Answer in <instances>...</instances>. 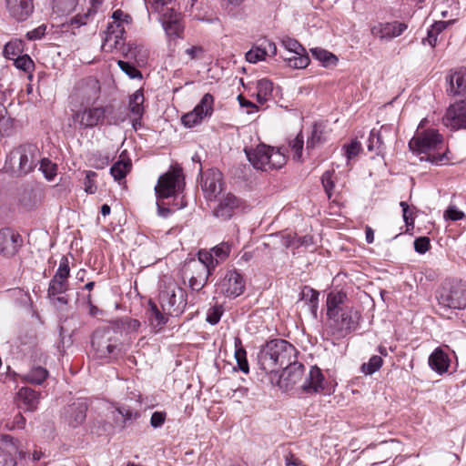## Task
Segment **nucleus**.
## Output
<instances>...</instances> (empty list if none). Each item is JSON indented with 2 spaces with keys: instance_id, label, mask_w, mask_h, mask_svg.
Returning <instances> with one entry per match:
<instances>
[{
  "instance_id": "nucleus-1",
  "label": "nucleus",
  "mask_w": 466,
  "mask_h": 466,
  "mask_svg": "<svg viewBox=\"0 0 466 466\" xmlns=\"http://www.w3.org/2000/svg\"><path fill=\"white\" fill-rule=\"evenodd\" d=\"M327 317L330 333L342 339L358 329L361 315L349 304L346 293L331 291L327 297Z\"/></svg>"
},
{
  "instance_id": "nucleus-2",
  "label": "nucleus",
  "mask_w": 466,
  "mask_h": 466,
  "mask_svg": "<svg viewBox=\"0 0 466 466\" xmlns=\"http://www.w3.org/2000/svg\"><path fill=\"white\" fill-rule=\"evenodd\" d=\"M297 350L289 341L281 339H275L268 341L260 349L258 359L260 369L270 374L273 381L277 377V370L289 365L297 359Z\"/></svg>"
},
{
  "instance_id": "nucleus-3",
  "label": "nucleus",
  "mask_w": 466,
  "mask_h": 466,
  "mask_svg": "<svg viewBox=\"0 0 466 466\" xmlns=\"http://www.w3.org/2000/svg\"><path fill=\"white\" fill-rule=\"evenodd\" d=\"M409 148L415 155L424 154L425 157H420L421 161L425 160L431 164L439 165L443 161L449 160L447 157L448 148H445L442 153H433L444 148L443 137L434 128L422 131L418 129L409 142Z\"/></svg>"
},
{
  "instance_id": "nucleus-4",
  "label": "nucleus",
  "mask_w": 466,
  "mask_h": 466,
  "mask_svg": "<svg viewBox=\"0 0 466 466\" xmlns=\"http://www.w3.org/2000/svg\"><path fill=\"white\" fill-rule=\"evenodd\" d=\"M122 333L114 327H104L94 331L91 339L92 353L96 359L113 360L122 354Z\"/></svg>"
},
{
  "instance_id": "nucleus-5",
  "label": "nucleus",
  "mask_w": 466,
  "mask_h": 466,
  "mask_svg": "<svg viewBox=\"0 0 466 466\" xmlns=\"http://www.w3.org/2000/svg\"><path fill=\"white\" fill-rule=\"evenodd\" d=\"M40 152L34 144H23L14 148L5 160V167L15 175L24 176L33 171L39 163Z\"/></svg>"
},
{
  "instance_id": "nucleus-6",
  "label": "nucleus",
  "mask_w": 466,
  "mask_h": 466,
  "mask_svg": "<svg viewBox=\"0 0 466 466\" xmlns=\"http://www.w3.org/2000/svg\"><path fill=\"white\" fill-rule=\"evenodd\" d=\"M217 267L211 255L200 250L198 259H191L184 267V275L188 279V287L192 291H200L207 284L208 277Z\"/></svg>"
},
{
  "instance_id": "nucleus-7",
  "label": "nucleus",
  "mask_w": 466,
  "mask_h": 466,
  "mask_svg": "<svg viewBox=\"0 0 466 466\" xmlns=\"http://www.w3.org/2000/svg\"><path fill=\"white\" fill-rule=\"evenodd\" d=\"M245 153L250 164L262 171L279 169L286 163V157L279 148L276 149L265 144H260L254 149L245 148Z\"/></svg>"
},
{
  "instance_id": "nucleus-8",
  "label": "nucleus",
  "mask_w": 466,
  "mask_h": 466,
  "mask_svg": "<svg viewBox=\"0 0 466 466\" xmlns=\"http://www.w3.org/2000/svg\"><path fill=\"white\" fill-rule=\"evenodd\" d=\"M158 301L163 311L172 316L183 313L187 306V293L174 281L165 284L159 292Z\"/></svg>"
},
{
  "instance_id": "nucleus-9",
  "label": "nucleus",
  "mask_w": 466,
  "mask_h": 466,
  "mask_svg": "<svg viewBox=\"0 0 466 466\" xmlns=\"http://www.w3.org/2000/svg\"><path fill=\"white\" fill-rule=\"evenodd\" d=\"M125 26L117 25H108L105 31V36L102 43V50L104 52L112 53L113 51H120L126 57H137L138 53L137 47L126 46L125 44Z\"/></svg>"
},
{
  "instance_id": "nucleus-10",
  "label": "nucleus",
  "mask_w": 466,
  "mask_h": 466,
  "mask_svg": "<svg viewBox=\"0 0 466 466\" xmlns=\"http://www.w3.org/2000/svg\"><path fill=\"white\" fill-rule=\"evenodd\" d=\"M183 170L179 167H172L158 177L155 187L157 198L174 197L183 191L185 187Z\"/></svg>"
},
{
  "instance_id": "nucleus-11",
  "label": "nucleus",
  "mask_w": 466,
  "mask_h": 466,
  "mask_svg": "<svg viewBox=\"0 0 466 466\" xmlns=\"http://www.w3.org/2000/svg\"><path fill=\"white\" fill-rule=\"evenodd\" d=\"M69 261L68 258L64 256L59 262L58 268L49 282L47 289L48 297L55 298V299L62 305H66L68 303L67 299L61 295L66 293L69 289Z\"/></svg>"
},
{
  "instance_id": "nucleus-12",
  "label": "nucleus",
  "mask_w": 466,
  "mask_h": 466,
  "mask_svg": "<svg viewBox=\"0 0 466 466\" xmlns=\"http://www.w3.org/2000/svg\"><path fill=\"white\" fill-rule=\"evenodd\" d=\"M158 21L165 31L168 45H176L178 39L184 38L185 24L181 13L170 7L164 13L158 14Z\"/></svg>"
},
{
  "instance_id": "nucleus-13",
  "label": "nucleus",
  "mask_w": 466,
  "mask_h": 466,
  "mask_svg": "<svg viewBox=\"0 0 466 466\" xmlns=\"http://www.w3.org/2000/svg\"><path fill=\"white\" fill-rule=\"evenodd\" d=\"M305 371V366L295 359L283 368L280 375L277 374V385L282 390H296L299 392Z\"/></svg>"
},
{
  "instance_id": "nucleus-14",
  "label": "nucleus",
  "mask_w": 466,
  "mask_h": 466,
  "mask_svg": "<svg viewBox=\"0 0 466 466\" xmlns=\"http://www.w3.org/2000/svg\"><path fill=\"white\" fill-rule=\"evenodd\" d=\"M440 304L451 309L466 307V284L456 281L449 289H443L439 297Z\"/></svg>"
},
{
  "instance_id": "nucleus-15",
  "label": "nucleus",
  "mask_w": 466,
  "mask_h": 466,
  "mask_svg": "<svg viewBox=\"0 0 466 466\" xmlns=\"http://www.w3.org/2000/svg\"><path fill=\"white\" fill-rule=\"evenodd\" d=\"M324 389L325 378L321 370L317 366H311L303 375L299 393L312 395L322 392Z\"/></svg>"
},
{
  "instance_id": "nucleus-16",
  "label": "nucleus",
  "mask_w": 466,
  "mask_h": 466,
  "mask_svg": "<svg viewBox=\"0 0 466 466\" xmlns=\"http://www.w3.org/2000/svg\"><path fill=\"white\" fill-rule=\"evenodd\" d=\"M106 116V110L103 106L86 107L83 110L75 112L72 116L75 124L80 128H92L102 123Z\"/></svg>"
},
{
  "instance_id": "nucleus-17",
  "label": "nucleus",
  "mask_w": 466,
  "mask_h": 466,
  "mask_svg": "<svg viewBox=\"0 0 466 466\" xmlns=\"http://www.w3.org/2000/svg\"><path fill=\"white\" fill-rule=\"evenodd\" d=\"M443 124L451 130L466 127V99L451 105L443 116Z\"/></svg>"
},
{
  "instance_id": "nucleus-18",
  "label": "nucleus",
  "mask_w": 466,
  "mask_h": 466,
  "mask_svg": "<svg viewBox=\"0 0 466 466\" xmlns=\"http://www.w3.org/2000/svg\"><path fill=\"white\" fill-rule=\"evenodd\" d=\"M218 289L228 298L240 296L245 289L243 276L237 270H228L220 280Z\"/></svg>"
},
{
  "instance_id": "nucleus-19",
  "label": "nucleus",
  "mask_w": 466,
  "mask_h": 466,
  "mask_svg": "<svg viewBox=\"0 0 466 466\" xmlns=\"http://www.w3.org/2000/svg\"><path fill=\"white\" fill-rule=\"evenodd\" d=\"M446 93L451 96H462L466 99V69L451 70L446 76Z\"/></svg>"
},
{
  "instance_id": "nucleus-20",
  "label": "nucleus",
  "mask_w": 466,
  "mask_h": 466,
  "mask_svg": "<svg viewBox=\"0 0 466 466\" xmlns=\"http://www.w3.org/2000/svg\"><path fill=\"white\" fill-rule=\"evenodd\" d=\"M146 98L144 96L143 87L137 89L129 97V114L128 116L132 122L133 128L137 131L143 127L142 117L144 114V102Z\"/></svg>"
},
{
  "instance_id": "nucleus-21",
  "label": "nucleus",
  "mask_w": 466,
  "mask_h": 466,
  "mask_svg": "<svg viewBox=\"0 0 466 466\" xmlns=\"http://www.w3.org/2000/svg\"><path fill=\"white\" fill-rule=\"evenodd\" d=\"M201 187L208 200H214L222 190V174L218 169H209L202 178Z\"/></svg>"
},
{
  "instance_id": "nucleus-22",
  "label": "nucleus",
  "mask_w": 466,
  "mask_h": 466,
  "mask_svg": "<svg viewBox=\"0 0 466 466\" xmlns=\"http://www.w3.org/2000/svg\"><path fill=\"white\" fill-rule=\"evenodd\" d=\"M243 204L241 198L232 193H228L219 200L218 207L213 211L214 216L223 220L229 219L236 210L243 207Z\"/></svg>"
},
{
  "instance_id": "nucleus-23",
  "label": "nucleus",
  "mask_w": 466,
  "mask_h": 466,
  "mask_svg": "<svg viewBox=\"0 0 466 466\" xmlns=\"http://www.w3.org/2000/svg\"><path fill=\"white\" fill-rule=\"evenodd\" d=\"M6 10L17 22L27 20L34 12V0H5Z\"/></svg>"
},
{
  "instance_id": "nucleus-24",
  "label": "nucleus",
  "mask_w": 466,
  "mask_h": 466,
  "mask_svg": "<svg viewBox=\"0 0 466 466\" xmlns=\"http://www.w3.org/2000/svg\"><path fill=\"white\" fill-rule=\"evenodd\" d=\"M100 83L94 76H88L77 83L76 95L82 102L89 104L96 101L100 95Z\"/></svg>"
},
{
  "instance_id": "nucleus-25",
  "label": "nucleus",
  "mask_w": 466,
  "mask_h": 466,
  "mask_svg": "<svg viewBox=\"0 0 466 466\" xmlns=\"http://www.w3.org/2000/svg\"><path fill=\"white\" fill-rule=\"evenodd\" d=\"M22 237L10 228L0 230V253L5 257H13L22 246Z\"/></svg>"
},
{
  "instance_id": "nucleus-26",
  "label": "nucleus",
  "mask_w": 466,
  "mask_h": 466,
  "mask_svg": "<svg viewBox=\"0 0 466 466\" xmlns=\"http://www.w3.org/2000/svg\"><path fill=\"white\" fill-rule=\"evenodd\" d=\"M3 447L0 448V466H17L16 455L19 452L17 441L11 435L2 436Z\"/></svg>"
},
{
  "instance_id": "nucleus-27",
  "label": "nucleus",
  "mask_w": 466,
  "mask_h": 466,
  "mask_svg": "<svg viewBox=\"0 0 466 466\" xmlns=\"http://www.w3.org/2000/svg\"><path fill=\"white\" fill-rule=\"evenodd\" d=\"M172 316L165 311H161L157 306L151 300H147V319L149 326L153 332L161 331L168 320V317Z\"/></svg>"
},
{
  "instance_id": "nucleus-28",
  "label": "nucleus",
  "mask_w": 466,
  "mask_h": 466,
  "mask_svg": "<svg viewBox=\"0 0 466 466\" xmlns=\"http://www.w3.org/2000/svg\"><path fill=\"white\" fill-rule=\"evenodd\" d=\"M87 406L85 402H75L69 405L65 411V420L69 426L76 428L81 425L86 417Z\"/></svg>"
},
{
  "instance_id": "nucleus-29",
  "label": "nucleus",
  "mask_w": 466,
  "mask_h": 466,
  "mask_svg": "<svg viewBox=\"0 0 466 466\" xmlns=\"http://www.w3.org/2000/svg\"><path fill=\"white\" fill-rule=\"evenodd\" d=\"M390 131V127L382 126L380 130L372 129L368 139V150L376 155H383L386 149L384 134Z\"/></svg>"
},
{
  "instance_id": "nucleus-30",
  "label": "nucleus",
  "mask_w": 466,
  "mask_h": 466,
  "mask_svg": "<svg viewBox=\"0 0 466 466\" xmlns=\"http://www.w3.org/2000/svg\"><path fill=\"white\" fill-rule=\"evenodd\" d=\"M451 364L449 355L441 348H437L429 357L430 367L438 374L448 371Z\"/></svg>"
},
{
  "instance_id": "nucleus-31",
  "label": "nucleus",
  "mask_w": 466,
  "mask_h": 466,
  "mask_svg": "<svg viewBox=\"0 0 466 466\" xmlns=\"http://www.w3.org/2000/svg\"><path fill=\"white\" fill-rule=\"evenodd\" d=\"M132 163L128 158H123L122 155L119 159L114 163L110 168V174L114 179L119 183L124 180L127 173L131 170Z\"/></svg>"
},
{
  "instance_id": "nucleus-32",
  "label": "nucleus",
  "mask_w": 466,
  "mask_h": 466,
  "mask_svg": "<svg viewBox=\"0 0 466 466\" xmlns=\"http://www.w3.org/2000/svg\"><path fill=\"white\" fill-rule=\"evenodd\" d=\"M17 396L26 406L27 410L33 411L36 409L40 397L39 392L28 387H22L18 390Z\"/></svg>"
},
{
  "instance_id": "nucleus-33",
  "label": "nucleus",
  "mask_w": 466,
  "mask_h": 466,
  "mask_svg": "<svg viewBox=\"0 0 466 466\" xmlns=\"http://www.w3.org/2000/svg\"><path fill=\"white\" fill-rule=\"evenodd\" d=\"M48 370L41 366H33L26 374L24 375L23 380L28 383L35 385H41L48 377Z\"/></svg>"
},
{
  "instance_id": "nucleus-34",
  "label": "nucleus",
  "mask_w": 466,
  "mask_h": 466,
  "mask_svg": "<svg viewBox=\"0 0 466 466\" xmlns=\"http://www.w3.org/2000/svg\"><path fill=\"white\" fill-rule=\"evenodd\" d=\"M319 297V291L308 286H305L301 291V299L308 304L309 310L314 317H317Z\"/></svg>"
},
{
  "instance_id": "nucleus-35",
  "label": "nucleus",
  "mask_w": 466,
  "mask_h": 466,
  "mask_svg": "<svg viewBox=\"0 0 466 466\" xmlns=\"http://www.w3.org/2000/svg\"><path fill=\"white\" fill-rule=\"evenodd\" d=\"M312 56L322 63L324 66H336L338 63L337 56L320 47L311 48Z\"/></svg>"
},
{
  "instance_id": "nucleus-36",
  "label": "nucleus",
  "mask_w": 466,
  "mask_h": 466,
  "mask_svg": "<svg viewBox=\"0 0 466 466\" xmlns=\"http://www.w3.org/2000/svg\"><path fill=\"white\" fill-rule=\"evenodd\" d=\"M273 84L267 78H262L257 82V100L259 104H264L271 96Z\"/></svg>"
},
{
  "instance_id": "nucleus-37",
  "label": "nucleus",
  "mask_w": 466,
  "mask_h": 466,
  "mask_svg": "<svg viewBox=\"0 0 466 466\" xmlns=\"http://www.w3.org/2000/svg\"><path fill=\"white\" fill-rule=\"evenodd\" d=\"M235 359L238 369L244 373H248L249 367L247 360V352L242 347L241 339L239 338H235Z\"/></svg>"
},
{
  "instance_id": "nucleus-38",
  "label": "nucleus",
  "mask_w": 466,
  "mask_h": 466,
  "mask_svg": "<svg viewBox=\"0 0 466 466\" xmlns=\"http://www.w3.org/2000/svg\"><path fill=\"white\" fill-rule=\"evenodd\" d=\"M214 97L207 93L203 96L200 102L195 106L194 110L203 118L211 116L213 113Z\"/></svg>"
},
{
  "instance_id": "nucleus-39",
  "label": "nucleus",
  "mask_w": 466,
  "mask_h": 466,
  "mask_svg": "<svg viewBox=\"0 0 466 466\" xmlns=\"http://www.w3.org/2000/svg\"><path fill=\"white\" fill-rule=\"evenodd\" d=\"M284 60L289 67L295 69L307 67L310 61L306 50L299 52V54H292V57H284Z\"/></svg>"
},
{
  "instance_id": "nucleus-40",
  "label": "nucleus",
  "mask_w": 466,
  "mask_h": 466,
  "mask_svg": "<svg viewBox=\"0 0 466 466\" xmlns=\"http://www.w3.org/2000/svg\"><path fill=\"white\" fill-rule=\"evenodd\" d=\"M23 41L19 39H13L6 43L4 46L3 54L5 58L14 60L23 52Z\"/></svg>"
},
{
  "instance_id": "nucleus-41",
  "label": "nucleus",
  "mask_w": 466,
  "mask_h": 466,
  "mask_svg": "<svg viewBox=\"0 0 466 466\" xmlns=\"http://www.w3.org/2000/svg\"><path fill=\"white\" fill-rule=\"evenodd\" d=\"M371 35L380 39H391L394 37V27L391 23H379L370 29Z\"/></svg>"
},
{
  "instance_id": "nucleus-42",
  "label": "nucleus",
  "mask_w": 466,
  "mask_h": 466,
  "mask_svg": "<svg viewBox=\"0 0 466 466\" xmlns=\"http://www.w3.org/2000/svg\"><path fill=\"white\" fill-rule=\"evenodd\" d=\"M207 252L211 255L213 261L218 265L220 261L225 260L228 257L230 245L226 242H222L211 248L210 251Z\"/></svg>"
},
{
  "instance_id": "nucleus-43",
  "label": "nucleus",
  "mask_w": 466,
  "mask_h": 466,
  "mask_svg": "<svg viewBox=\"0 0 466 466\" xmlns=\"http://www.w3.org/2000/svg\"><path fill=\"white\" fill-rule=\"evenodd\" d=\"M383 360L380 356H372L367 363L361 365V371L366 375H371L380 369Z\"/></svg>"
},
{
  "instance_id": "nucleus-44",
  "label": "nucleus",
  "mask_w": 466,
  "mask_h": 466,
  "mask_svg": "<svg viewBox=\"0 0 466 466\" xmlns=\"http://www.w3.org/2000/svg\"><path fill=\"white\" fill-rule=\"evenodd\" d=\"M304 146V138L299 132L292 140L289 141V147L293 153V159L296 161H300L302 156V150Z\"/></svg>"
},
{
  "instance_id": "nucleus-45",
  "label": "nucleus",
  "mask_w": 466,
  "mask_h": 466,
  "mask_svg": "<svg viewBox=\"0 0 466 466\" xmlns=\"http://www.w3.org/2000/svg\"><path fill=\"white\" fill-rule=\"evenodd\" d=\"M281 45L289 54H299V52L306 50L298 40L289 36L282 38Z\"/></svg>"
},
{
  "instance_id": "nucleus-46",
  "label": "nucleus",
  "mask_w": 466,
  "mask_h": 466,
  "mask_svg": "<svg viewBox=\"0 0 466 466\" xmlns=\"http://www.w3.org/2000/svg\"><path fill=\"white\" fill-rule=\"evenodd\" d=\"M97 174L92 170L85 171L84 190L87 194H95L97 190L96 178Z\"/></svg>"
},
{
  "instance_id": "nucleus-47",
  "label": "nucleus",
  "mask_w": 466,
  "mask_h": 466,
  "mask_svg": "<svg viewBox=\"0 0 466 466\" xmlns=\"http://www.w3.org/2000/svg\"><path fill=\"white\" fill-rule=\"evenodd\" d=\"M117 65L119 66L120 69L124 73H126L130 78H143L142 73L129 62L118 60Z\"/></svg>"
},
{
  "instance_id": "nucleus-48",
  "label": "nucleus",
  "mask_w": 466,
  "mask_h": 466,
  "mask_svg": "<svg viewBox=\"0 0 466 466\" xmlns=\"http://www.w3.org/2000/svg\"><path fill=\"white\" fill-rule=\"evenodd\" d=\"M16 68L24 72H29L34 67V62L28 55L19 56L14 59Z\"/></svg>"
},
{
  "instance_id": "nucleus-49",
  "label": "nucleus",
  "mask_w": 466,
  "mask_h": 466,
  "mask_svg": "<svg viewBox=\"0 0 466 466\" xmlns=\"http://www.w3.org/2000/svg\"><path fill=\"white\" fill-rule=\"evenodd\" d=\"M77 3L78 0H53L54 7L62 13L72 12L76 8Z\"/></svg>"
},
{
  "instance_id": "nucleus-50",
  "label": "nucleus",
  "mask_w": 466,
  "mask_h": 466,
  "mask_svg": "<svg viewBox=\"0 0 466 466\" xmlns=\"http://www.w3.org/2000/svg\"><path fill=\"white\" fill-rule=\"evenodd\" d=\"M266 58L265 51L262 50L261 46H254L246 53V59L249 63H258V61Z\"/></svg>"
},
{
  "instance_id": "nucleus-51",
  "label": "nucleus",
  "mask_w": 466,
  "mask_h": 466,
  "mask_svg": "<svg viewBox=\"0 0 466 466\" xmlns=\"http://www.w3.org/2000/svg\"><path fill=\"white\" fill-rule=\"evenodd\" d=\"M204 118L199 116L194 109L185 114L182 118V124L187 127H193L199 124Z\"/></svg>"
},
{
  "instance_id": "nucleus-52",
  "label": "nucleus",
  "mask_w": 466,
  "mask_h": 466,
  "mask_svg": "<svg viewBox=\"0 0 466 466\" xmlns=\"http://www.w3.org/2000/svg\"><path fill=\"white\" fill-rule=\"evenodd\" d=\"M40 162V170L45 175L46 178L48 180H52L54 177L56 175V166L51 163L50 160L46 158L39 159Z\"/></svg>"
},
{
  "instance_id": "nucleus-53",
  "label": "nucleus",
  "mask_w": 466,
  "mask_h": 466,
  "mask_svg": "<svg viewBox=\"0 0 466 466\" xmlns=\"http://www.w3.org/2000/svg\"><path fill=\"white\" fill-rule=\"evenodd\" d=\"M333 174L334 171H326L321 177V183L329 198H331L332 190L335 187L334 181L332 179Z\"/></svg>"
},
{
  "instance_id": "nucleus-54",
  "label": "nucleus",
  "mask_w": 466,
  "mask_h": 466,
  "mask_svg": "<svg viewBox=\"0 0 466 466\" xmlns=\"http://www.w3.org/2000/svg\"><path fill=\"white\" fill-rule=\"evenodd\" d=\"M343 149L345 150V156L348 161H350L359 155L361 150V144L358 140L354 139L350 144L345 145Z\"/></svg>"
},
{
  "instance_id": "nucleus-55",
  "label": "nucleus",
  "mask_w": 466,
  "mask_h": 466,
  "mask_svg": "<svg viewBox=\"0 0 466 466\" xmlns=\"http://www.w3.org/2000/svg\"><path fill=\"white\" fill-rule=\"evenodd\" d=\"M400 206L402 208V217H403V220L408 228L407 230L410 229V227L411 228H414V217H413L412 210L410 208V206L405 201H401L400 203Z\"/></svg>"
},
{
  "instance_id": "nucleus-56",
  "label": "nucleus",
  "mask_w": 466,
  "mask_h": 466,
  "mask_svg": "<svg viewBox=\"0 0 466 466\" xmlns=\"http://www.w3.org/2000/svg\"><path fill=\"white\" fill-rule=\"evenodd\" d=\"M113 22L108 25H119L121 26H125L124 24H129L131 22V17L129 15L124 13L122 10L117 9L112 14Z\"/></svg>"
},
{
  "instance_id": "nucleus-57",
  "label": "nucleus",
  "mask_w": 466,
  "mask_h": 466,
  "mask_svg": "<svg viewBox=\"0 0 466 466\" xmlns=\"http://www.w3.org/2000/svg\"><path fill=\"white\" fill-rule=\"evenodd\" d=\"M175 0H153L152 8L157 14L164 13L170 7H174Z\"/></svg>"
},
{
  "instance_id": "nucleus-58",
  "label": "nucleus",
  "mask_w": 466,
  "mask_h": 466,
  "mask_svg": "<svg viewBox=\"0 0 466 466\" xmlns=\"http://www.w3.org/2000/svg\"><path fill=\"white\" fill-rule=\"evenodd\" d=\"M322 131L314 125L311 136L307 141V149L315 147L318 144L321 142Z\"/></svg>"
},
{
  "instance_id": "nucleus-59",
  "label": "nucleus",
  "mask_w": 466,
  "mask_h": 466,
  "mask_svg": "<svg viewBox=\"0 0 466 466\" xmlns=\"http://www.w3.org/2000/svg\"><path fill=\"white\" fill-rule=\"evenodd\" d=\"M431 247L430 238L427 237H420L414 240V249L420 254L426 253Z\"/></svg>"
},
{
  "instance_id": "nucleus-60",
  "label": "nucleus",
  "mask_w": 466,
  "mask_h": 466,
  "mask_svg": "<svg viewBox=\"0 0 466 466\" xmlns=\"http://www.w3.org/2000/svg\"><path fill=\"white\" fill-rule=\"evenodd\" d=\"M166 419V411H155L150 417V425L155 429L160 428L165 423Z\"/></svg>"
},
{
  "instance_id": "nucleus-61",
  "label": "nucleus",
  "mask_w": 466,
  "mask_h": 466,
  "mask_svg": "<svg viewBox=\"0 0 466 466\" xmlns=\"http://www.w3.org/2000/svg\"><path fill=\"white\" fill-rule=\"evenodd\" d=\"M121 328L126 329L127 332L137 331L140 327V322L137 319L124 318L120 319Z\"/></svg>"
},
{
  "instance_id": "nucleus-62",
  "label": "nucleus",
  "mask_w": 466,
  "mask_h": 466,
  "mask_svg": "<svg viewBox=\"0 0 466 466\" xmlns=\"http://www.w3.org/2000/svg\"><path fill=\"white\" fill-rule=\"evenodd\" d=\"M186 55L191 60L201 59L204 56L205 49L201 46H192L185 50Z\"/></svg>"
},
{
  "instance_id": "nucleus-63",
  "label": "nucleus",
  "mask_w": 466,
  "mask_h": 466,
  "mask_svg": "<svg viewBox=\"0 0 466 466\" xmlns=\"http://www.w3.org/2000/svg\"><path fill=\"white\" fill-rule=\"evenodd\" d=\"M46 30V25H41L31 31H28L26 33V38L31 41L41 39L45 35Z\"/></svg>"
},
{
  "instance_id": "nucleus-64",
  "label": "nucleus",
  "mask_w": 466,
  "mask_h": 466,
  "mask_svg": "<svg viewBox=\"0 0 466 466\" xmlns=\"http://www.w3.org/2000/svg\"><path fill=\"white\" fill-rule=\"evenodd\" d=\"M444 217L452 221H457L464 218V213L459 210L456 207L451 206L444 213Z\"/></svg>"
}]
</instances>
